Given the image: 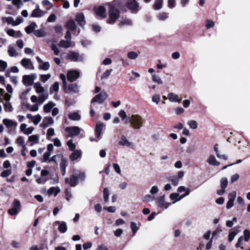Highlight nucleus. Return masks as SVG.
Instances as JSON below:
<instances>
[{
  "instance_id": "f257e3e1",
  "label": "nucleus",
  "mask_w": 250,
  "mask_h": 250,
  "mask_svg": "<svg viewBox=\"0 0 250 250\" xmlns=\"http://www.w3.org/2000/svg\"><path fill=\"white\" fill-rule=\"evenodd\" d=\"M86 178L84 172L80 170H74L70 177L65 179V183L72 187H75L79 182H83Z\"/></svg>"
},
{
  "instance_id": "f03ea898",
  "label": "nucleus",
  "mask_w": 250,
  "mask_h": 250,
  "mask_svg": "<svg viewBox=\"0 0 250 250\" xmlns=\"http://www.w3.org/2000/svg\"><path fill=\"white\" fill-rule=\"evenodd\" d=\"M109 18L107 22L109 24H112L120 18V11L113 3L109 4Z\"/></svg>"
},
{
  "instance_id": "7ed1b4c3",
  "label": "nucleus",
  "mask_w": 250,
  "mask_h": 250,
  "mask_svg": "<svg viewBox=\"0 0 250 250\" xmlns=\"http://www.w3.org/2000/svg\"><path fill=\"white\" fill-rule=\"evenodd\" d=\"M34 88L36 92L39 94V103L42 104L48 99V93L45 92L44 88L42 86L41 83L39 82L34 84Z\"/></svg>"
},
{
  "instance_id": "20e7f679",
  "label": "nucleus",
  "mask_w": 250,
  "mask_h": 250,
  "mask_svg": "<svg viewBox=\"0 0 250 250\" xmlns=\"http://www.w3.org/2000/svg\"><path fill=\"white\" fill-rule=\"evenodd\" d=\"M155 202L157 208L162 209H167L171 205V203L166 201L165 195L157 197L155 199Z\"/></svg>"
},
{
  "instance_id": "39448f33",
  "label": "nucleus",
  "mask_w": 250,
  "mask_h": 250,
  "mask_svg": "<svg viewBox=\"0 0 250 250\" xmlns=\"http://www.w3.org/2000/svg\"><path fill=\"white\" fill-rule=\"evenodd\" d=\"M130 122L132 126L136 129H139L143 124V119L138 115H133L130 119Z\"/></svg>"
},
{
  "instance_id": "423d86ee",
  "label": "nucleus",
  "mask_w": 250,
  "mask_h": 250,
  "mask_svg": "<svg viewBox=\"0 0 250 250\" xmlns=\"http://www.w3.org/2000/svg\"><path fill=\"white\" fill-rule=\"evenodd\" d=\"M107 95L104 91H102L93 98L91 102V106L93 107L95 103L102 104L107 98Z\"/></svg>"
},
{
  "instance_id": "0eeeda50",
  "label": "nucleus",
  "mask_w": 250,
  "mask_h": 250,
  "mask_svg": "<svg viewBox=\"0 0 250 250\" xmlns=\"http://www.w3.org/2000/svg\"><path fill=\"white\" fill-rule=\"evenodd\" d=\"M21 206L20 201L15 199L12 204V207L8 210V213L11 216L17 215L20 211Z\"/></svg>"
},
{
  "instance_id": "6e6552de",
  "label": "nucleus",
  "mask_w": 250,
  "mask_h": 250,
  "mask_svg": "<svg viewBox=\"0 0 250 250\" xmlns=\"http://www.w3.org/2000/svg\"><path fill=\"white\" fill-rule=\"evenodd\" d=\"M67 58L73 62H82L84 59L83 55L76 52H70L67 55Z\"/></svg>"
},
{
  "instance_id": "1a4fd4ad",
  "label": "nucleus",
  "mask_w": 250,
  "mask_h": 250,
  "mask_svg": "<svg viewBox=\"0 0 250 250\" xmlns=\"http://www.w3.org/2000/svg\"><path fill=\"white\" fill-rule=\"evenodd\" d=\"M96 15L102 19H104L106 17V10L105 7L103 5L95 6L93 8Z\"/></svg>"
},
{
  "instance_id": "9d476101",
  "label": "nucleus",
  "mask_w": 250,
  "mask_h": 250,
  "mask_svg": "<svg viewBox=\"0 0 250 250\" xmlns=\"http://www.w3.org/2000/svg\"><path fill=\"white\" fill-rule=\"evenodd\" d=\"M104 126V125L102 123L99 122L96 124L95 129L96 142H98L101 139V135Z\"/></svg>"
},
{
  "instance_id": "9b49d317",
  "label": "nucleus",
  "mask_w": 250,
  "mask_h": 250,
  "mask_svg": "<svg viewBox=\"0 0 250 250\" xmlns=\"http://www.w3.org/2000/svg\"><path fill=\"white\" fill-rule=\"evenodd\" d=\"M2 123L6 128L9 129L8 131L9 133H11L12 129H15L18 125L17 122L9 119H4L2 120Z\"/></svg>"
},
{
  "instance_id": "f8f14e48",
  "label": "nucleus",
  "mask_w": 250,
  "mask_h": 250,
  "mask_svg": "<svg viewBox=\"0 0 250 250\" xmlns=\"http://www.w3.org/2000/svg\"><path fill=\"white\" fill-rule=\"evenodd\" d=\"M236 197V192L233 191L228 194V201L226 204V208L228 209L233 207L234 202Z\"/></svg>"
},
{
  "instance_id": "ddd939ff",
  "label": "nucleus",
  "mask_w": 250,
  "mask_h": 250,
  "mask_svg": "<svg viewBox=\"0 0 250 250\" xmlns=\"http://www.w3.org/2000/svg\"><path fill=\"white\" fill-rule=\"evenodd\" d=\"M54 224L58 226V229L61 233H64L66 232L67 230V226L65 222L56 221L54 222Z\"/></svg>"
},
{
  "instance_id": "4468645a",
  "label": "nucleus",
  "mask_w": 250,
  "mask_h": 250,
  "mask_svg": "<svg viewBox=\"0 0 250 250\" xmlns=\"http://www.w3.org/2000/svg\"><path fill=\"white\" fill-rule=\"evenodd\" d=\"M80 130V128L78 126L69 127L66 129V131L69 133V137L71 138L79 135Z\"/></svg>"
},
{
  "instance_id": "2eb2a0df",
  "label": "nucleus",
  "mask_w": 250,
  "mask_h": 250,
  "mask_svg": "<svg viewBox=\"0 0 250 250\" xmlns=\"http://www.w3.org/2000/svg\"><path fill=\"white\" fill-rule=\"evenodd\" d=\"M126 6L128 9L135 12L138 11V8L139 7V4L136 0H128Z\"/></svg>"
},
{
  "instance_id": "dca6fc26",
  "label": "nucleus",
  "mask_w": 250,
  "mask_h": 250,
  "mask_svg": "<svg viewBox=\"0 0 250 250\" xmlns=\"http://www.w3.org/2000/svg\"><path fill=\"white\" fill-rule=\"evenodd\" d=\"M79 77V72L77 70H71L67 73L68 80L71 82L75 81Z\"/></svg>"
},
{
  "instance_id": "f3484780",
  "label": "nucleus",
  "mask_w": 250,
  "mask_h": 250,
  "mask_svg": "<svg viewBox=\"0 0 250 250\" xmlns=\"http://www.w3.org/2000/svg\"><path fill=\"white\" fill-rule=\"evenodd\" d=\"M206 161L209 165L213 166H218L220 165V163L217 160L213 155H210Z\"/></svg>"
},
{
  "instance_id": "a211bd4d",
  "label": "nucleus",
  "mask_w": 250,
  "mask_h": 250,
  "mask_svg": "<svg viewBox=\"0 0 250 250\" xmlns=\"http://www.w3.org/2000/svg\"><path fill=\"white\" fill-rule=\"evenodd\" d=\"M46 14V12L41 9H34L32 11L30 16L32 18H41Z\"/></svg>"
},
{
  "instance_id": "6ab92c4d",
  "label": "nucleus",
  "mask_w": 250,
  "mask_h": 250,
  "mask_svg": "<svg viewBox=\"0 0 250 250\" xmlns=\"http://www.w3.org/2000/svg\"><path fill=\"white\" fill-rule=\"evenodd\" d=\"M167 98L171 102L180 103L181 101V99H179V96L173 92H170L168 94Z\"/></svg>"
},
{
  "instance_id": "aec40b11",
  "label": "nucleus",
  "mask_w": 250,
  "mask_h": 250,
  "mask_svg": "<svg viewBox=\"0 0 250 250\" xmlns=\"http://www.w3.org/2000/svg\"><path fill=\"white\" fill-rule=\"evenodd\" d=\"M33 79L30 75H25L22 78V83L25 86H30L33 83Z\"/></svg>"
},
{
  "instance_id": "412c9836",
  "label": "nucleus",
  "mask_w": 250,
  "mask_h": 250,
  "mask_svg": "<svg viewBox=\"0 0 250 250\" xmlns=\"http://www.w3.org/2000/svg\"><path fill=\"white\" fill-rule=\"evenodd\" d=\"M21 64L25 68L29 69H33V65L30 60L28 59H23L21 61Z\"/></svg>"
},
{
  "instance_id": "4be33fe9",
  "label": "nucleus",
  "mask_w": 250,
  "mask_h": 250,
  "mask_svg": "<svg viewBox=\"0 0 250 250\" xmlns=\"http://www.w3.org/2000/svg\"><path fill=\"white\" fill-rule=\"evenodd\" d=\"M6 32L9 36L15 38H20L21 36V34L20 31H15L13 29H8L6 30Z\"/></svg>"
},
{
  "instance_id": "5701e85b",
  "label": "nucleus",
  "mask_w": 250,
  "mask_h": 250,
  "mask_svg": "<svg viewBox=\"0 0 250 250\" xmlns=\"http://www.w3.org/2000/svg\"><path fill=\"white\" fill-rule=\"evenodd\" d=\"M76 21L78 24L81 26H83L85 24L84 16L83 13H79L76 16Z\"/></svg>"
},
{
  "instance_id": "b1692460",
  "label": "nucleus",
  "mask_w": 250,
  "mask_h": 250,
  "mask_svg": "<svg viewBox=\"0 0 250 250\" xmlns=\"http://www.w3.org/2000/svg\"><path fill=\"white\" fill-rule=\"evenodd\" d=\"M82 157V152L80 150H76L70 156V159L72 161L77 160L79 158H81Z\"/></svg>"
},
{
  "instance_id": "393cba45",
  "label": "nucleus",
  "mask_w": 250,
  "mask_h": 250,
  "mask_svg": "<svg viewBox=\"0 0 250 250\" xmlns=\"http://www.w3.org/2000/svg\"><path fill=\"white\" fill-rule=\"evenodd\" d=\"M53 119L50 117H45L43 119L42 125L43 127H46L53 124Z\"/></svg>"
},
{
  "instance_id": "a878e982",
  "label": "nucleus",
  "mask_w": 250,
  "mask_h": 250,
  "mask_svg": "<svg viewBox=\"0 0 250 250\" xmlns=\"http://www.w3.org/2000/svg\"><path fill=\"white\" fill-rule=\"evenodd\" d=\"M28 141L31 143V146L39 143V137L38 135H32L29 136Z\"/></svg>"
},
{
  "instance_id": "bb28decb",
  "label": "nucleus",
  "mask_w": 250,
  "mask_h": 250,
  "mask_svg": "<svg viewBox=\"0 0 250 250\" xmlns=\"http://www.w3.org/2000/svg\"><path fill=\"white\" fill-rule=\"evenodd\" d=\"M61 190L59 187H51L47 191L49 195H54L55 196L60 192Z\"/></svg>"
},
{
  "instance_id": "cd10ccee",
  "label": "nucleus",
  "mask_w": 250,
  "mask_h": 250,
  "mask_svg": "<svg viewBox=\"0 0 250 250\" xmlns=\"http://www.w3.org/2000/svg\"><path fill=\"white\" fill-rule=\"evenodd\" d=\"M55 104L52 102H49L47 104H45L43 106V110L46 113H49L54 106Z\"/></svg>"
},
{
  "instance_id": "c85d7f7f",
  "label": "nucleus",
  "mask_w": 250,
  "mask_h": 250,
  "mask_svg": "<svg viewBox=\"0 0 250 250\" xmlns=\"http://www.w3.org/2000/svg\"><path fill=\"white\" fill-rule=\"evenodd\" d=\"M238 232V230L236 228H234L230 230L228 237L229 242H231L234 239Z\"/></svg>"
},
{
  "instance_id": "c756f323",
  "label": "nucleus",
  "mask_w": 250,
  "mask_h": 250,
  "mask_svg": "<svg viewBox=\"0 0 250 250\" xmlns=\"http://www.w3.org/2000/svg\"><path fill=\"white\" fill-rule=\"evenodd\" d=\"M119 144L121 146H131V143H130L126 137L125 136L121 137V140L119 142Z\"/></svg>"
},
{
  "instance_id": "7c9ffc66",
  "label": "nucleus",
  "mask_w": 250,
  "mask_h": 250,
  "mask_svg": "<svg viewBox=\"0 0 250 250\" xmlns=\"http://www.w3.org/2000/svg\"><path fill=\"white\" fill-rule=\"evenodd\" d=\"M37 26V25L35 22H32L25 28V31L27 34H30L34 31Z\"/></svg>"
},
{
  "instance_id": "2f4dec72",
  "label": "nucleus",
  "mask_w": 250,
  "mask_h": 250,
  "mask_svg": "<svg viewBox=\"0 0 250 250\" xmlns=\"http://www.w3.org/2000/svg\"><path fill=\"white\" fill-rule=\"evenodd\" d=\"M119 115L122 119V120L126 124L128 123L129 122V118L127 117L125 111L123 110H121L120 111L119 113Z\"/></svg>"
},
{
  "instance_id": "473e14b6",
  "label": "nucleus",
  "mask_w": 250,
  "mask_h": 250,
  "mask_svg": "<svg viewBox=\"0 0 250 250\" xmlns=\"http://www.w3.org/2000/svg\"><path fill=\"white\" fill-rule=\"evenodd\" d=\"M71 45V41L62 40L59 43V46L62 47L68 48Z\"/></svg>"
},
{
  "instance_id": "72a5a7b5",
  "label": "nucleus",
  "mask_w": 250,
  "mask_h": 250,
  "mask_svg": "<svg viewBox=\"0 0 250 250\" xmlns=\"http://www.w3.org/2000/svg\"><path fill=\"white\" fill-rule=\"evenodd\" d=\"M66 26L69 30H73L75 29L76 27V23L73 20L69 21L66 23Z\"/></svg>"
},
{
  "instance_id": "f704fd0d",
  "label": "nucleus",
  "mask_w": 250,
  "mask_h": 250,
  "mask_svg": "<svg viewBox=\"0 0 250 250\" xmlns=\"http://www.w3.org/2000/svg\"><path fill=\"white\" fill-rule=\"evenodd\" d=\"M34 34L37 37H43L46 35L45 32L43 29H40L37 30H35L34 32Z\"/></svg>"
},
{
  "instance_id": "c9c22d12",
  "label": "nucleus",
  "mask_w": 250,
  "mask_h": 250,
  "mask_svg": "<svg viewBox=\"0 0 250 250\" xmlns=\"http://www.w3.org/2000/svg\"><path fill=\"white\" fill-rule=\"evenodd\" d=\"M8 54L11 57H16L18 56V53L17 52L16 49L11 46L8 47Z\"/></svg>"
},
{
  "instance_id": "e433bc0d",
  "label": "nucleus",
  "mask_w": 250,
  "mask_h": 250,
  "mask_svg": "<svg viewBox=\"0 0 250 250\" xmlns=\"http://www.w3.org/2000/svg\"><path fill=\"white\" fill-rule=\"evenodd\" d=\"M179 197V194L178 193H172L170 194L169 198L170 200L173 201L172 204H175L177 202L180 201V200H178V199Z\"/></svg>"
},
{
  "instance_id": "4c0bfd02",
  "label": "nucleus",
  "mask_w": 250,
  "mask_h": 250,
  "mask_svg": "<svg viewBox=\"0 0 250 250\" xmlns=\"http://www.w3.org/2000/svg\"><path fill=\"white\" fill-rule=\"evenodd\" d=\"M59 89V83L58 82H55L50 88V93L57 92Z\"/></svg>"
},
{
  "instance_id": "58836bf2",
  "label": "nucleus",
  "mask_w": 250,
  "mask_h": 250,
  "mask_svg": "<svg viewBox=\"0 0 250 250\" xmlns=\"http://www.w3.org/2000/svg\"><path fill=\"white\" fill-rule=\"evenodd\" d=\"M68 117L70 120L78 121L81 118L80 115L77 112H74L69 114Z\"/></svg>"
},
{
  "instance_id": "ea45409f",
  "label": "nucleus",
  "mask_w": 250,
  "mask_h": 250,
  "mask_svg": "<svg viewBox=\"0 0 250 250\" xmlns=\"http://www.w3.org/2000/svg\"><path fill=\"white\" fill-rule=\"evenodd\" d=\"M38 67L39 69L46 71L49 69L50 67V64L47 62H43L42 63L39 64Z\"/></svg>"
},
{
  "instance_id": "a19ab883",
  "label": "nucleus",
  "mask_w": 250,
  "mask_h": 250,
  "mask_svg": "<svg viewBox=\"0 0 250 250\" xmlns=\"http://www.w3.org/2000/svg\"><path fill=\"white\" fill-rule=\"evenodd\" d=\"M3 106L6 112H11L13 110V107L10 102L7 101L3 103Z\"/></svg>"
},
{
  "instance_id": "79ce46f5",
  "label": "nucleus",
  "mask_w": 250,
  "mask_h": 250,
  "mask_svg": "<svg viewBox=\"0 0 250 250\" xmlns=\"http://www.w3.org/2000/svg\"><path fill=\"white\" fill-rule=\"evenodd\" d=\"M163 0H156L153 5V8L155 10L160 9L163 5Z\"/></svg>"
},
{
  "instance_id": "37998d69",
  "label": "nucleus",
  "mask_w": 250,
  "mask_h": 250,
  "mask_svg": "<svg viewBox=\"0 0 250 250\" xmlns=\"http://www.w3.org/2000/svg\"><path fill=\"white\" fill-rule=\"evenodd\" d=\"M68 90L69 91L74 93H77L79 91L78 85L75 83H72L69 85Z\"/></svg>"
},
{
  "instance_id": "c03bdc74",
  "label": "nucleus",
  "mask_w": 250,
  "mask_h": 250,
  "mask_svg": "<svg viewBox=\"0 0 250 250\" xmlns=\"http://www.w3.org/2000/svg\"><path fill=\"white\" fill-rule=\"evenodd\" d=\"M152 80L154 82L156 83L159 84L163 83V81L161 78L156 74H153L152 75Z\"/></svg>"
},
{
  "instance_id": "a18cd8bd",
  "label": "nucleus",
  "mask_w": 250,
  "mask_h": 250,
  "mask_svg": "<svg viewBox=\"0 0 250 250\" xmlns=\"http://www.w3.org/2000/svg\"><path fill=\"white\" fill-rule=\"evenodd\" d=\"M103 196L104 202H107L109 199V190L108 188H104L103 190Z\"/></svg>"
},
{
  "instance_id": "49530a36",
  "label": "nucleus",
  "mask_w": 250,
  "mask_h": 250,
  "mask_svg": "<svg viewBox=\"0 0 250 250\" xmlns=\"http://www.w3.org/2000/svg\"><path fill=\"white\" fill-rule=\"evenodd\" d=\"M19 70L17 66H13V67H11L10 68H9L6 71V76L7 77H8V76H9L11 72L18 73V72H19Z\"/></svg>"
},
{
  "instance_id": "de8ad7c7",
  "label": "nucleus",
  "mask_w": 250,
  "mask_h": 250,
  "mask_svg": "<svg viewBox=\"0 0 250 250\" xmlns=\"http://www.w3.org/2000/svg\"><path fill=\"white\" fill-rule=\"evenodd\" d=\"M161 96L158 94H155L152 97V102L158 104L160 102Z\"/></svg>"
},
{
  "instance_id": "09e8293b",
  "label": "nucleus",
  "mask_w": 250,
  "mask_h": 250,
  "mask_svg": "<svg viewBox=\"0 0 250 250\" xmlns=\"http://www.w3.org/2000/svg\"><path fill=\"white\" fill-rule=\"evenodd\" d=\"M42 118V116L40 115L37 114L34 116L32 122L35 125H37L41 122Z\"/></svg>"
},
{
  "instance_id": "8fccbe9b",
  "label": "nucleus",
  "mask_w": 250,
  "mask_h": 250,
  "mask_svg": "<svg viewBox=\"0 0 250 250\" xmlns=\"http://www.w3.org/2000/svg\"><path fill=\"white\" fill-rule=\"evenodd\" d=\"M132 24V21L128 19H123L119 23L120 26L129 25Z\"/></svg>"
},
{
  "instance_id": "3c124183",
  "label": "nucleus",
  "mask_w": 250,
  "mask_h": 250,
  "mask_svg": "<svg viewBox=\"0 0 250 250\" xmlns=\"http://www.w3.org/2000/svg\"><path fill=\"white\" fill-rule=\"evenodd\" d=\"M168 179L174 186H176L178 184L179 179L176 176H170Z\"/></svg>"
},
{
  "instance_id": "603ef678",
  "label": "nucleus",
  "mask_w": 250,
  "mask_h": 250,
  "mask_svg": "<svg viewBox=\"0 0 250 250\" xmlns=\"http://www.w3.org/2000/svg\"><path fill=\"white\" fill-rule=\"evenodd\" d=\"M222 230L221 228L218 227L212 233V238H217L218 235L222 232Z\"/></svg>"
},
{
  "instance_id": "864d4df0",
  "label": "nucleus",
  "mask_w": 250,
  "mask_h": 250,
  "mask_svg": "<svg viewBox=\"0 0 250 250\" xmlns=\"http://www.w3.org/2000/svg\"><path fill=\"white\" fill-rule=\"evenodd\" d=\"M188 125L192 129H195L197 128V123L194 120H189L188 122Z\"/></svg>"
},
{
  "instance_id": "5fc2aeb1",
  "label": "nucleus",
  "mask_w": 250,
  "mask_h": 250,
  "mask_svg": "<svg viewBox=\"0 0 250 250\" xmlns=\"http://www.w3.org/2000/svg\"><path fill=\"white\" fill-rule=\"evenodd\" d=\"M221 188H227L228 184V179L227 178H222L220 181Z\"/></svg>"
},
{
  "instance_id": "6e6d98bb",
  "label": "nucleus",
  "mask_w": 250,
  "mask_h": 250,
  "mask_svg": "<svg viewBox=\"0 0 250 250\" xmlns=\"http://www.w3.org/2000/svg\"><path fill=\"white\" fill-rule=\"evenodd\" d=\"M158 19L160 21H165L168 17V14L165 12H161L158 15Z\"/></svg>"
},
{
  "instance_id": "4d7b16f0",
  "label": "nucleus",
  "mask_w": 250,
  "mask_h": 250,
  "mask_svg": "<svg viewBox=\"0 0 250 250\" xmlns=\"http://www.w3.org/2000/svg\"><path fill=\"white\" fill-rule=\"evenodd\" d=\"M27 107L28 109L32 112L37 111L39 110V106L37 104H35L34 105H27Z\"/></svg>"
},
{
  "instance_id": "13d9d810",
  "label": "nucleus",
  "mask_w": 250,
  "mask_h": 250,
  "mask_svg": "<svg viewBox=\"0 0 250 250\" xmlns=\"http://www.w3.org/2000/svg\"><path fill=\"white\" fill-rule=\"evenodd\" d=\"M138 54L134 51H131L128 53L127 57L131 60L136 59L138 57Z\"/></svg>"
},
{
  "instance_id": "bf43d9fd",
  "label": "nucleus",
  "mask_w": 250,
  "mask_h": 250,
  "mask_svg": "<svg viewBox=\"0 0 250 250\" xmlns=\"http://www.w3.org/2000/svg\"><path fill=\"white\" fill-rule=\"evenodd\" d=\"M130 228L133 234L135 235L139 229L138 227L137 226L136 223L135 222H131L130 224Z\"/></svg>"
},
{
  "instance_id": "052dcab7",
  "label": "nucleus",
  "mask_w": 250,
  "mask_h": 250,
  "mask_svg": "<svg viewBox=\"0 0 250 250\" xmlns=\"http://www.w3.org/2000/svg\"><path fill=\"white\" fill-rule=\"evenodd\" d=\"M4 21L8 24L12 25V26L15 25V20L12 17H7L4 18Z\"/></svg>"
},
{
  "instance_id": "680f3d73",
  "label": "nucleus",
  "mask_w": 250,
  "mask_h": 250,
  "mask_svg": "<svg viewBox=\"0 0 250 250\" xmlns=\"http://www.w3.org/2000/svg\"><path fill=\"white\" fill-rule=\"evenodd\" d=\"M7 67V62L4 61L0 60V72L4 71Z\"/></svg>"
},
{
  "instance_id": "e2e57ef3",
  "label": "nucleus",
  "mask_w": 250,
  "mask_h": 250,
  "mask_svg": "<svg viewBox=\"0 0 250 250\" xmlns=\"http://www.w3.org/2000/svg\"><path fill=\"white\" fill-rule=\"evenodd\" d=\"M112 71V69H108L106 70L101 76V79H107L109 75L111 74V72Z\"/></svg>"
},
{
  "instance_id": "0e129e2a",
  "label": "nucleus",
  "mask_w": 250,
  "mask_h": 250,
  "mask_svg": "<svg viewBox=\"0 0 250 250\" xmlns=\"http://www.w3.org/2000/svg\"><path fill=\"white\" fill-rule=\"evenodd\" d=\"M245 241L248 242L250 239V231L248 229H245L244 231Z\"/></svg>"
},
{
  "instance_id": "69168bd1",
  "label": "nucleus",
  "mask_w": 250,
  "mask_h": 250,
  "mask_svg": "<svg viewBox=\"0 0 250 250\" xmlns=\"http://www.w3.org/2000/svg\"><path fill=\"white\" fill-rule=\"evenodd\" d=\"M60 78L62 81L63 88H64V89L65 90L66 89V86H67V83H66V81L65 76L63 74H60Z\"/></svg>"
},
{
  "instance_id": "338daca9",
  "label": "nucleus",
  "mask_w": 250,
  "mask_h": 250,
  "mask_svg": "<svg viewBox=\"0 0 250 250\" xmlns=\"http://www.w3.org/2000/svg\"><path fill=\"white\" fill-rule=\"evenodd\" d=\"M154 199V197L151 195L148 194L144 197V201L147 202H151Z\"/></svg>"
},
{
  "instance_id": "774afa93",
  "label": "nucleus",
  "mask_w": 250,
  "mask_h": 250,
  "mask_svg": "<svg viewBox=\"0 0 250 250\" xmlns=\"http://www.w3.org/2000/svg\"><path fill=\"white\" fill-rule=\"evenodd\" d=\"M67 145L71 150H74L76 147L75 145L73 143L72 140H69L67 143Z\"/></svg>"
}]
</instances>
